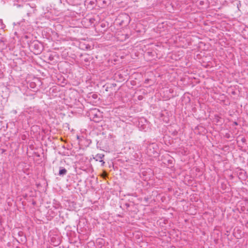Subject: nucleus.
Returning a JSON list of instances; mask_svg holds the SVG:
<instances>
[{
  "instance_id": "obj_1",
  "label": "nucleus",
  "mask_w": 248,
  "mask_h": 248,
  "mask_svg": "<svg viewBox=\"0 0 248 248\" xmlns=\"http://www.w3.org/2000/svg\"><path fill=\"white\" fill-rule=\"evenodd\" d=\"M104 157V155L102 154H98L93 157V159L97 161H99L102 163V166H104L105 162L102 160Z\"/></svg>"
},
{
  "instance_id": "obj_3",
  "label": "nucleus",
  "mask_w": 248,
  "mask_h": 248,
  "mask_svg": "<svg viewBox=\"0 0 248 248\" xmlns=\"http://www.w3.org/2000/svg\"><path fill=\"white\" fill-rule=\"evenodd\" d=\"M5 44L2 38L0 39V48L3 49L5 48Z\"/></svg>"
},
{
  "instance_id": "obj_8",
  "label": "nucleus",
  "mask_w": 248,
  "mask_h": 248,
  "mask_svg": "<svg viewBox=\"0 0 248 248\" xmlns=\"http://www.w3.org/2000/svg\"><path fill=\"white\" fill-rule=\"evenodd\" d=\"M15 5H16V6H17V7L19 6V5H18V4H16V5L15 4Z\"/></svg>"
},
{
  "instance_id": "obj_9",
  "label": "nucleus",
  "mask_w": 248,
  "mask_h": 248,
  "mask_svg": "<svg viewBox=\"0 0 248 248\" xmlns=\"http://www.w3.org/2000/svg\"><path fill=\"white\" fill-rule=\"evenodd\" d=\"M32 10L33 12H34V9H32Z\"/></svg>"
},
{
  "instance_id": "obj_7",
  "label": "nucleus",
  "mask_w": 248,
  "mask_h": 248,
  "mask_svg": "<svg viewBox=\"0 0 248 248\" xmlns=\"http://www.w3.org/2000/svg\"><path fill=\"white\" fill-rule=\"evenodd\" d=\"M25 6H26V9H27V8H28V7H29V5H28V4H26V5H25Z\"/></svg>"
},
{
  "instance_id": "obj_4",
  "label": "nucleus",
  "mask_w": 248,
  "mask_h": 248,
  "mask_svg": "<svg viewBox=\"0 0 248 248\" xmlns=\"http://www.w3.org/2000/svg\"><path fill=\"white\" fill-rule=\"evenodd\" d=\"M5 27L4 24L3 23L2 20L0 19V29H3Z\"/></svg>"
},
{
  "instance_id": "obj_10",
  "label": "nucleus",
  "mask_w": 248,
  "mask_h": 248,
  "mask_svg": "<svg viewBox=\"0 0 248 248\" xmlns=\"http://www.w3.org/2000/svg\"><path fill=\"white\" fill-rule=\"evenodd\" d=\"M27 14L29 16H30V13H28Z\"/></svg>"
},
{
  "instance_id": "obj_6",
  "label": "nucleus",
  "mask_w": 248,
  "mask_h": 248,
  "mask_svg": "<svg viewBox=\"0 0 248 248\" xmlns=\"http://www.w3.org/2000/svg\"><path fill=\"white\" fill-rule=\"evenodd\" d=\"M33 85H34V83H31L30 84V86L31 87L33 88Z\"/></svg>"
},
{
  "instance_id": "obj_2",
  "label": "nucleus",
  "mask_w": 248,
  "mask_h": 248,
  "mask_svg": "<svg viewBox=\"0 0 248 248\" xmlns=\"http://www.w3.org/2000/svg\"><path fill=\"white\" fill-rule=\"evenodd\" d=\"M67 173V170L63 168H60L59 170V174L60 175H65Z\"/></svg>"
},
{
  "instance_id": "obj_5",
  "label": "nucleus",
  "mask_w": 248,
  "mask_h": 248,
  "mask_svg": "<svg viewBox=\"0 0 248 248\" xmlns=\"http://www.w3.org/2000/svg\"><path fill=\"white\" fill-rule=\"evenodd\" d=\"M90 245L92 246L93 247V248H95V246H94V244L93 243V242L89 243L88 244V247H89Z\"/></svg>"
}]
</instances>
